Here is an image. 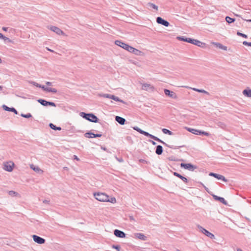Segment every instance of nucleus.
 <instances>
[{
	"mask_svg": "<svg viewBox=\"0 0 251 251\" xmlns=\"http://www.w3.org/2000/svg\"><path fill=\"white\" fill-rule=\"evenodd\" d=\"M148 5L151 8H153V9H155L156 10H158V6L152 3L149 2V3H148Z\"/></svg>",
	"mask_w": 251,
	"mask_h": 251,
	"instance_id": "40",
	"label": "nucleus"
},
{
	"mask_svg": "<svg viewBox=\"0 0 251 251\" xmlns=\"http://www.w3.org/2000/svg\"><path fill=\"white\" fill-rule=\"evenodd\" d=\"M150 136H149V137H150L151 138V139H153L154 140L156 141L159 143H161L162 144H163L164 145H165V146L168 147L171 149H179L180 148L184 147L185 146L184 145H181V146H177L176 148H174L173 146H170V145H168L167 144L165 143L164 141H163L162 140L160 139L159 138H158L152 134H150Z\"/></svg>",
	"mask_w": 251,
	"mask_h": 251,
	"instance_id": "2",
	"label": "nucleus"
},
{
	"mask_svg": "<svg viewBox=\"0 0 251 251\" xmlns=\"http://www.w3.org/2000/svg\"><path fill=\"white\" fill-rule=\"evenodd\" d=\"M193 90L194 91H195L196 92H199V93H204V94H209L208 92L205 91L204 90H203V89H197V88H193Z\"/></svg>",
	"mask_w": 251,
	"mask_h": 251,
	"instance_id": "38",
	"label": "nucleus"
},
{
	"mask_svg": "<svg viewBox=\"0 0 251 251\" xmlns=\"http://www.w3.org/2000/svg\"><path fill=\"white\" fill-rule=\"evenodd\" d=\"M186 129L189 131V132L196 134V135H205L206 136H208L210 135V134L208 132L194 129V128H191L189 127H186Z\"/></svg>",
	"mask_w": 251,
	"mask_h": 251,
	"instance_id": "3",
	"label": "nucleus"
},
{
	"mask_svg": "<svg viewBox=\"0 0 251 251\" xmlns=\"http://www.w3.org/2000/svg\"><path fill=\"white\" fill-rule=\"evenodd\" d=\"M8 194L12 197H14L17 196L18 195V193L14 191L11 190L8 192Z\"/></svg>",
	"mask_w": 251,
	"mask_h": 251,
	"instance_id": "41",
	"label": "nucleus"
},
{
	"mask_svg": "<svg viewBox=\"0 0 251 251\" xmlns=\"http://www.w3.org/2000/svg\"><path fill=\"white\" fill-rule=\"evenodd\" d=\"M21 116L25 118H29L32 117V115L29 113L26 114L22 113Z\"/></svg>",
	"mask_w": 251,
	"mask_h": 251,
	"instance_id": "42",
	"label": "nucleus"
},
{
	"mask_svg": "<svg viewBox=\"0 0 251 251\" xmlns=\"http://www.w3.org/2000/svg\"><path fill=\"white\" fill-rule=\"evenodd\" d=\"M115 43L116 45L121 47V48L125 49L126 50L128 51L129 52V50H131V49L132 47L122 42L121 41L116 40V41H115Z\"/></svg>",
	"mask_w": 251,
	"mask_h": 251,
	"instance_id": "5",
	"label": "nucleus"
},
{
	"mask_svg": "<svg viewBox=\"0 0 251 251\" xmlns=\"http://www.w3.org/2000/svg\"><path fill=\"white\" fill-rule=\"evenodd\" d=\"M37 101L40 103L41 105H43V106H48V101L45 100H44V99H39L37 100Z\"/></svg>",
	"mask_w": 251,
	"mask_h": 251,
	"instance_id": "32",
	"label": "nucleus"
},
{
	"mask_svg": "<svg viewBox=\"0 0 251 251\" xmlns=\"http://www.w3.org/2000/svg\"><path fill=\"white\" fill-rule=\"evenodd\" d=\"M99 121V119L93 113H91L90 122L93 123H98Z\"/></svg>",
	"mask_w": 251,
	"mask_h": 251,
	"instance_id": "26",
	"label": "nucleus"
},
{
	"mask_svg": "<svg viewBox=\"0 0 251 251\" xmlns=\"http://www.w3.org/2000/svg\"><path fill=\"white\" fill-rule=\"evenodd\" d=\"M2 107L3 110L6 111L12 112H14L16 114H18V112L17 110L14 107H9L7 105L3 104L2 106Z\"/></svg>",
	"mask_w": 251,
	"mask_h": 251,
	"instance_id": "16",
	"label": "nucleus"
},
{
	"mask_svg": "<svg viewBox=\"0 0 251 251\" xmlns=\"http://www.w3.org/2000/svg\"><path fill=\"white\" fill-rule=\"evenodd\" d=\"M243 44L245 46L251 47V42H248L247 41H245L243 42Z\"/></svg>",
	"mask_w": 251,
	"mask_h": 251,
	"instance_id": "48",
	"label": "nucleus"
},
{
	"mask_svg": "<svg viewBox=\"0 0 251 251\" xmlns=\"http://www.w3.org/2000/svg\"><path fill=\"white\" fill-rule=\"evenodd\" d=\"M99 96L100 97H103V98H105L111 99L112 95L109 94H99Z\"/></svg>",
	"mask_w": 251,
	"mask_h": 251,
	"instance_id": "39",
	"label": "nucleus"
},
{
	"mask_svg": "<svg viewBox=\"0 0 251 251\" xmlns=\"http://www.w3.org/2000/svg\"><path fill=\"white\" fill-rule=\"evenodd\" d=\"M163 147L161 145H157L156 147L155 153L157 155H161L163 152Z\"/></svg>",
	"mask_w": 251,
	"mask_h": 251,
	"instance_id": "28",
	"label": "nucleus"
},
{
	"mask_svg": "<svg viewBox=\"0 0 251 251\" xmlns=\"http://www.w3.org/2000/svg\"><path fill=\"white\" fill-rule=\"evenodd\" d=\"M48 106H56V104L52 101H48Z\"/></svg>",
	"mask_w": 251,
	"mask_h": 251,
	"instance_id": "47",
	"label": "nucleus"
},
{
	"mask_svg": "<svg viewBox=\"0 0 251 251\" xmlns=\"http://www.w3.org/2000/svg\"><path fill=\"white\" fill-rule=\"evenodd\" d=\"M201 184L203 186V187L204 188L205 190L209 193L208 191V188L205 186L202 183H201Z\"/></svg>",
	"mask_w": 251,
	"mask_h": 251,
	"instance_id": "57",
	"label": "nucleus"
},
{
	"mask_svg": "<svg viewBox=\"0 0 251 251\" xmlns=\"http://www.w3.org/2000/svg\"><path fill=\"white\" fill-rule=\"evenodd\" d=\"M162 131L163 132V133H164L165 134H168L169 135H172L173 134V133L171 131H170L166 128H163L162 129Z\"/></svg>",
	"mask_w": 251,
	"mask_h": 251,
	"instance_id": "35",
	"label": "nucleus"
},
{
	"mask_svg": "<svg viewBox=\"0 0 251 251\" xmlns=\"http://www.w3.org/2000/svg\"><path fill=\"white\" fill-rule=\"evenodd\" d=\"M131 50H129L130 52L133 53L134 54L136 55H140L141 53V51L133 47H131Z\"/></svg>",
	"mask_w": 251,
	"mask_h": 251,
	"instance_id": "30",
	"label": "nucleus"
},
{
	"mask_svg": "<svg viewBox=\"0 0 251 251\" xmlns=\"http://www.w3.org/2000/svg\"><path fill=\"white\" fill-rule=\"evenodd\" d=\"M112 248L113 249H116L117 251H121V247H120V245H113L112 246Z\"/></svg>",
	"mask_w": 251,
	"mask_h": 251,
	"instance_id": "44",
	"label": "nucleus"
},
{
	"mask_svg": "<svg viewBox=\"0 0 251 251\" xmlns=\"http://www.w3.org/2000/svg\"><path fill=\"white\" fill-rule=\"evenodd\" d=\"M5 38V36H4L2 33H0V39H3Z\"/></svg>",
	"mask_w": 251,
	"mask_h": 251,
	"instance_id": "53",
	"label": "nucleus"
},
{
	"mask_svg": "<svg viewBox=\"0 0 251 251\" xmlns=\"http://www.w3.org/2000/svg\"><path fill=\"white\" fill-rule=\"evenodd\" d=\"M32 238L33 241L39 244H43L45 243V239L36 235H33Z\"/></svg>",
	"mask_w": 251,
	"mask_h": 251,
	"instance_id": "11",
	"label": "nucleus"
},
{
	"mask_svg": "<svg viewBox=\"0 0 251 251\" xmlns=\"http://www.w3.org/2000/svg\"><path fill=\"white\" fill-rule=\"evenodd\" d=\"M141 134L147 137H149V136H150V134L149 133L144 130H142Z\"/></svg>",
	"mask_w": 251,
	"mask_h": 251,
	"instance_id": "49",
	"label": "nucleus"
},
{
	"mask_svg": "<svg viewBox=\"0 0 251 251\" xmlns=\"http://www.w3.org/2000/svg\"><path fill=\"white\" fill-rule=\"evenodd\" d=\"M164 94L167 96H168V97H169L170 98L174 99H177V95L173 91H171L170 90H168V89H165L164 90Z\"/></svg>",
	"mask_w": 251,
	"mask_h": 251,
	"instance_id": "9",
	"label": "nucleus"
},
{
	"mask_svg": "<svg viewBox=\"0 0 251 251\" xmlns=\"http://www.w3.org/2000/svg\"><path fill=\"white\" fill-rule=\"evenodd\" d=\"M141 84L142 89L144 90L153 91L154 90V87L150 84L141 83Z\"/></svg>",
	"mask_w": 251,
	"mask_h": 251,
	"instance_id": "15",
	"label": "nucleus"
},
{
	"mask_svg": "<svg viewBox=\"0 0 251 251\" xmlns=\"http://www.w3.org/2000/svg\"><path fill=\"white\" fill-rule=\"evenodd\" d=\"M14 164L12 162H5L3 164V169L8 172H11L13 169Z\"/></svg>",
	"mask_w": 251,
	"mask_h": 251,
	"instance_id": "7",
	"label": "nucleus"
},
{
	"mask_svg": "<svg viewBox=\"0 0 251 251\" xmlns=\"http://www.w3.org/2000/svg\"><path fill=\"white\" fill-rule=\"evenodd\" d=\"M243 94L246 97L251 98V89L248 88L244 90L243 91Z\"/></svg>",
	"mask_w": 251,
	"mask_h": 251,
	"instance_id": "27",
	"label": "nucleus"
},
{
	"mask_svg": "<svg viewBox=\"0 0 251 251\" xmlns=\"http://www.w3.org/2000/svg\"><path fill=\"white\" fill-rule=\"evenodd\" d=\"M173 175L179 177L180 179H181L184 183H187L188 182V179L185 177L182 176L179 173L177 172H174Z\"/></svg>",
	"mask_w": 251,
	"mask_h": 251,
	"instance_id": "23",
	"label": "nucleus"
},
{
	"mask_svg": "<svg viewBox=\"0 0 251 251\" xmlns=\"http://www.w3.org/2000/svg\"><path fill=\"white\" fill-rule=\"evenodd\" d=\"M169 159L170 160H174V159L173 158V157H170L169 158Z\"/></svg>",
	"mask_w": 251,
	"mask_h": 251,
	"instance_id": "62",
	"label": "nucleus"
},
{
	"mask_svg": "<svg viewBox=\"0 0 251 251\" xmlns=\"http://www.w3.org/2000/svg\"><path fill=\"white\" fill-rule=\"evenodd\" d=\"M133 128L138 131L139 133H140V134H141L142 132V129H140V128H139L138 126H134L133 127Z\"/></svg>",
	"mask_w": 251,
	"mask_h": 251,
	"instance_id": "45",
	"label": "nucleus"
},
{
	"mask_svg": "<svg viewBox=\"0 0 251 251\" xmlns=\"http://www.w3.org/2000/svg\"><path fill=\"white\" fill-rule=\"evenodd\" d=\"M192 44L196 45L198 47H201V48H204L206 46V44L204 43H203L200 41H199L196 39H194L193 42L192 43Z\"/></svg>",
	"mask_w": 251,
	"mask_h": 251,
	"instance_id": "21",
	"label": "nucleus"
},
{
	"mask_svg": "<svg viewBox=\"0 0 251 251\" xmlns=\"http://www.w3.org/2000/svg\"><path fill=\"white\" fill-rule=\"evenodd\" d=\"M111 99L113 100H115L116 101H119V102H122L123 103H125V102L124 100H121L119 98H118V97H116L113 95H112Z\"/></svg>",
	"mask_w": 251,
	"mask_h": 251,
	"instance_id": "33",
	"label": "nucleus"
},
{
	"mask_svg": "<svg viewBox=\"0 0 251 251\" xmlns=\"http://www.w3.org/2000/svg\"><path fill=\"white\" fill-rule=\"evenodd\" d=\"M101 149H102L103 150H104V151H106V150H107L106 148H105V147H101Z\"/></svg>",
	"mask_w": 251,
	"mask_h": 251,
	"instance_id": "63",
	"label": "nucleus"
},
{
	"mask_svg": "<svg viewBox=\"0 0 251 251\" xmlns=\"http://www.w3.org/2000/svg\"><path fill=\"white\" fill-rule=\"evenodd\" d=\"M134 236L142 241H146L147 240V237L142 233H134Z\"/></svg>",
	"mask_w": 251,
	"mask_h": 251,
	"instance_id": "20",
	"label": "nucleus"
},
{
	"mask_svg": "<svg viewBox=\"0 0 251 251\" xmlns=\"http://www.w3.org/2000/svg\"><path fill=\"white\" fill-rule=\"evenodd\" d=\"M177 39L178 40L182 41L189 43L191 44H192V43L193 42V40H194V39H192L190 38H187V37H185L183 36H178V37H177Z\"/></svg>",
	"mask_w": 251,
	"mask_h": 251,
	"instance_id": "19",
	"label": "nucleus"
},
{
	"mask_svg": "<svg viewBox=\"0 0 251 251\" xmlns=\"http://www.w3.org/2000/svg\"><path fill=\"white\" fill-rule=\"evenodd\" d=\"M46 85H48V86H51L52 85V82H49V81H47L46 82Z\"/></svg>",
	"mask_w": 251,
	"mask_h": 251,
	"instance_id": "54",
	"label": "nucleus"
},
{
	"mask_svg": "<svg viewBox=\"0 0 251 251\" xmlns=\"http://www.w3.org/2000/svg\"><path fill=\"white\" fill-rule=\"evenodd\" d=\"M139 161L140 162V163H145V164H147L148 163V161L144 160V159H139Z\"/></svg>",
	"mask_w": 251,
	"mask_h": 251,
	"instance_id": "51",
	"label": "nucleus"
},
{
	"mask_svg": "<svg viewBox=\"0 0 251 251\" xmlns=\"http://www.w3.org/2000/svg\"><path fill=\"white\" fill-rule=\"evenodd\" d=\"M198 227L202 233L204 234L208 237L210 238V239L215 238V236L213 234L211 233V232L207 230L206 229L203 228L201 226L198 225Z\"/></svg>",
	"mask_w": 251,
	"mask_h": 251,
	"instance_id": "6",
	"label": "nucleus"
},
{
	"mask_svg": "<svg viewBox=\"0 0 251 251\" xmlns=\"http://www.w3.org/2000/svg\"><path fill=\"white\" fill-rule=\"evenodd\" d=\"M129 219H130V220H131H131H133V221H134V218H133V217L132 216H129Z\"/></svg>",
	"mask_w": 251,
	"mask_h": 251,
	"instance_id": "61",
	"label": "nucleus"
},
{
	"mask_svg": "<svg viewBox=\"0 0 251 251\" xmlns=\"http://www.w3.org/2000/svg\"><path fill=\"white\" fill-rule=\"evenodd\" d=\"M117 159L118 161H119L120 162H122L123 161V159L122 158H117Z\"/></svg>",
	"mask_w": 251,
	"mask_h": 251,
	"instance_id": "59",
	"label": "nucleus"
},
{
	"mask_svg": "<svg viewBox=\"0 0 251 251\" xmlns=\"http://www.w3.org/2000/svg\"><path fill=\"white\" fill-rule=\"evenodd\" d=\"M213 199L216 201H218L225 205H227V201L223 197H219L218 196L212 195Z\"/></svg>",
	"mask_w": 251,
	"mask_h": 251,
	"instance_id": "18",
	"label": "nucleus"
},
{
	"mask_svg": "<svg viewBox=\"0 0 251 251\" xmlns=\"http://www.w3.org/2000/svg\"><path fill=\"white\" fill-rule=\"evenodd\" d=\"M73 159H75V160H76L77 161H79V159L78 158V157L75 155H74L73 156Z\"/></svg>",
	"mask_w": 251,
	"mask_h": 251,
	"instance_id": "52",
	"label": "nucleus"
},
{
	"mask_svg": "<svg viewBox=\"0 0 251 251\" xmlns=\"http://www.w3.org/2000/svg\"><path fill=\"white\" fill-rule=\"evenodd\" d=\"M30 168L35 172L39 174L43 173V171L41 169H40L38 166H34L33 164L30 165Z\"/></svg>",
	"mask_w": 251,
	"mask_h": 251,
	"instance_id": "29",
	"label": "nucleus"
},
{
	"mask_svg": "<svg viewBox=\"0 0 251 251\" xmlns=\"http://www.w3.org/2000/svg\"><path fill=\"white\" fill-rule=\"evenodd\" d=\"M31 84H32V85H33L34 86H36L37 87H39L40 88V87H41V84H38V83L36 82H34V81H31L30 82Z\"/></svg>",
	"mask_w": 251,
	"mask_h": 251,
	"instance_id": "46",
	"label": "nucleus"
},
{
	"mask_svg": "<svg viewBox=\"0 0 251 251\" xmlns=\"http://www.w3.org/2000/svg\"><path fill=\"white\" fill-rule=\"evenodd\" d=\"M3 40H4V41H5V42H6V41H7V42H8V43H12V40H10L9 38H8V37H6V36H5V38H4L3 39Z\"/></svg>",
	"mask_w": 251,
	"mask_h": 251,
	"instance_id": "50",
	"label": "nucleus"
},
{
	"mask_svg": "<svg viewBox=\"0 0 251 251\" xmlns=\"http://www.w3.org/2000/svg\"><path fill=\"white\" fill-rule=\"evenodd\" d=\"M94 196L96 200L100 201L105 202L108 200V195L104 193H94Z\"/></svg>",
	"mask_w": 251,
	"mask_h": 251,
	"instance_id": "1",
	"label": "nucleus"
},
{
	"mask_svg": "<svg viewBox=\"0 0 251 251\" xmlns=\"http://www.w3.org/2000/svg\"><path fill=\"white\" fill-rule=\"evenodd\" d=\"M237 251H242L241 249H240V248H238V249H237Z\"/></svg>",
	"mask_w": 251,
	"mask_h": 251,
	"instance_id": "64",
	"label": "nucleus"
},
{
	"mask_svg": "<svg viewBox=\"0 0 251 251\" xmlns=\"http://www.w3.org/2000/svg\"><path fill=\"white\" fill-rule=\"evenodd\" d=\"M212 44L213 45H214L216 47H217L220 49H222L224 50H227V47L226 46L223 45L221 43L213 42Z\"/></svg>",
	"mask_w": 251,
	"mask_h": 251,
	"instance_id": "25",
	"label": "nucleus"
},
{
	"mask_svg": "<svg viewBox=\"0 0 251 251\" xmlns=\"http://www.w3.org/2000/svg\"><path fill=\"white\" fill-rule=\"evenodd\" d=\"M149 141L150 142H151L153 145H155L156 144V142H155L154 141H153L152 140H149Z\"/></svg>",
	"mask_w": 251,
	"mask_h": 251,
	"instance_id": "55",
	"label": "nucleus"
},
{
	"mask_svg": "<svg viewBox=\"0 0 251 251\" xmlns=\"http://www.w3.org/2000/svg\"><path fill=\"white\" fill-rule=\"evenodd\" d=\"M49 127L51 128L52 129H53L54 130H61V127L59 126H56L55 125L53 124L52 123H50L49 124Z\"/></svg>",
	"mask_w": 251,
	"mask_h": 251,
	"instance_id": "31",
	"label": "nucleus"
},
{
	"mask_svg": "<svg viewBox=\"0 0 251 251\" xmlns=\"http://www.w3.org/2000/svg\"><path fill=\"white\" fill-rule=\"evenodd\" d=\"M40 88H42L44 91L48 92H52L53 93H57V90L55 88H50V87H46L44 85H41Z\"/></svg>",
	"mask_w": 251,
	"mask_h": 251,
	"instance_id": "17",
	"label": "nucleus"
},
{
	"mask_svg": "<svg viewBox=\"0 0 251 251\" xmlns=\"http://www.w3.org/2000/svg\"><path fill=\"white\" fill-rule=\"evenodd\" d=\"M106 202H110L112 203H115L116 202V200L115 197H111L109 198V196H108V200L106 201Z\"/></svg>",
	"mask_w": 251,
	"mask_h": 251,
	"instance_id": "37",
	"label": "nucleus"
},
{
	"mask_svg": "<svg viewBox=\"0 0 251 251\" xmlns=\"http://www.w3.org/2000/svg\"><path fill=\"white\" fill-rule=\"evenodd\" d=\"M48 28L50 29L52 31L56 33L58 35H64L65 33L61 30L59 28L55 26H50L48 27Z\"/></svg>",
	"mask_w": 251,
	"mask_h": 251,
	"instance_id": "8",
	"label": "nucleus"
},
{
	"mask_svg": "<svg viewBox=\"0 0 251 251\" xmlns=\"http://www.w3.org/2000/svg\"><path fill=\"white\" fill-rule=\"evenodd\" d=\"M237 35L239 36H241L242 37H244L245 38H247L248 37V36L246 34L242 33H241V32H240L239 31H237Z\"/></svg>",
	"mask_w": 251,
	"mask_h": 251,
	"instance_id": "43",
	"label": "nucleus"
},
{
	"mask_svg": "<svg viewBox=\"0 0 251 251\" xmlns=\"http://www.w3.org/2000/svg\"><path fill=\"white\" fill-rule=\"evenodd\" d=\"M115 120L117 122H118L119 124L121 125H125L126 122V120L125 118L118 116H116Z\"/></svg>",
	"mask_w": 251,
	"mask_h": 251,
	"instance_id": "22",
	"label": "nucleus"
},
{
	"mask_svg": "<svg viewBox=\"0 0 251 251\" xmlns=\"http://www.w3.org/2000/svg\"><path fill=\"white\" fill-rule=\"evenodd\" d=\"M180 167L185 169L188 170L190 171H193L195 169H197L198 167L194 165L191 163H183L180 164Z\"/></svg>",
	"mask_w": 251,
	"mask_h": 251,
	"instance_id": "4",
	"label": "nucleus"
},
{
	"mask_svg": "<svg viewBox=\"0 0 251 251\" xmlns=\"http://www.w3.org/2000/svg\"><path fill=\"white\" fill-rule=\"evenodd\" d=\"M114 234L117 237L119 238H125L126 237V233L119 229H115L114 231Z\"/></svg>",
	"mask_w": 251,
	"mask_h": 251,
	"instance_id": "14",
	"label": "nucleus"
},
{
	"mask_svg": "<svg viewBox=\"0 0 251 251\" xmlns=\"http://www.w3.org/2000/svg\"><path fill=\"white\" fill-rule=\"evenodd\" d=\"M84 136L86 138H92L96 137H100L102 136L101 134H95L91 131L87 132L84 134Z\"/></svg>",
	"mask_w": 251,
	"mask_h": 251,
	"instance_id": "13",
	"label": "nucleus"
},
{
	"mask_svg": "<svg viewBox=\"0 0 251 251\" xmlns=\"http://www.w3.org/2000/svg\"><path fill=\"white\" fill-rule=\"evenodd\" d=\"M8 27H3L2 28V29L4 31H7L8 30Z\"/></svg>",
	"mask_w": 251,
	"mask_h": 251,
	"instance_id": "56",
	"label": "nucleus"
},
{
	"mask_svg": "<svg viewBox=\"0 0 251 251\" xmlns=\"http://www.w3.org/2000/svg\"><path fill=\"white\" fill-rule=\"evenodd\" d=\"M226 21L228 24H231L233 23L235 21V19L231 18L229 16H226Z\"/></svg>",
	"mask_w": 251,
	"mask_h": 251,
	"instance_id": "34",
	"label": "nucleus"
},
{
	"mask_svg": "<svg viewBox=\"0 0 251 251\" xmlns=\"http://www.w3.org/2000/svg\"><path fill=\"white\" fill-rule=\"evenodd\" d=\"M209 176L214 177L215 178L218 179L222 180L225 182H227L228 181L227 179L226 178V177L224 176L214 173H210L209 174Z\"/></svg>",
	"mask_w": 251,
	"mask_h": 251,
	"instance_id": "10",
	"label": "nucleus"
},
{
	"mask_svg": "<svg viewBox=\"0 0 251 251\" xmlns=\"http://www.w3.org/2000/svg\"><path fill=\"white\" fill-rule=\"evenodd\" d=\"M156 22L158 24L163 25L166 27L170 25L169 23L167 21L163 19L160 17H157Z\"/></svg>",
	"mask_w": 251,
	"mask_h": 251,
	"instance_id": "12",
	"label": "nucleus"
},
{
	"mask_svg": "<svg viewBox=\"0 0 251 251\" xmlns=\"http://www.w3.org/2000/svg\"><path fill=\"white\" fill-rule=\"evenodd\" d=\"M216 125L218 126H219V127H221L223 129H225L226 127V125H225V124H224V123L221 122H217L216 123Z\"/></svg>",
	"mask_w": 251,
	"mask_h": 251,
	"instance_id": "36",
	"label": "nucleus"
},
{
	"mask_svg": "<svg viewBox=\"0 0 251 251\" xmlns=\"http://www.w3.org/2000/svg\"><path fill=\"white\" fill-rule=\"evenodd\" d=\"M15 29L10 28L9 30V32L14 33V32H15Z\"/></svg>",
	"mask_w": 251,
	"mask_h": 251,
	"instance_id": "58",
	"label": "nucleus"
},
{
	"mask_svg": "<svg viewBox=\"0 0 251 251\" xmlns=\"http://www.w3.org/2000/svg\"><path fill=\"white\" fill-rule=\"evenodd\" d=\"M90 114L91 113H86L83 112H81L79 113L81 117L89 121L90 120Z\"/></svg>",
	"mask_w": 251,
	"mask_h": 251,
	"instance_id": "24",
	"label": "nucleus"
},
{
	"mask_svg": "<svg viewBox=\"0 0 251 251\" xmlns=\"http://www.w3.org/2000/svg\"><path fill=\"white\" fill-rule=\"evenodd\" d=\"M49 202H50V201H48V200H44V201H43V202H44V203H49Z\"/></svg>",
	"mask_w": 251,
	"mask_h": 251,
	"instance_id": "60",
	"label": "nucleus"
}]
</instances>
